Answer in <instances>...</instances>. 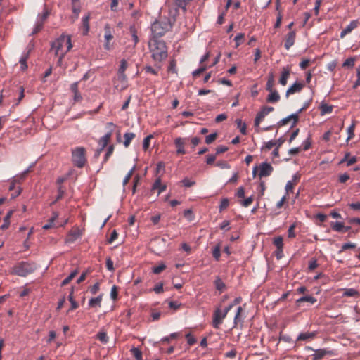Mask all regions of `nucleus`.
I'll list each match as a JSON object with an SVG mask.
<instances>
[{
    "instance_id": "obj_57",
    "label": "nucleus",
    "mask_w": 360,
    "mask_h": 360,
    "mask_svg": "<svg viewBox=\"0 0 360 360\" xmlns=\"http://www.w3.org/2000/svg\"><path fill=\"white\" fill-rule=\"evenodd\" d=\"M110 297L112 300H115L117 297V289L115 285H113L110 290Z\"/></svg>"
},
{
    "instance_id": "obj_1",
    "label": "nucleus",
    "mask_w": 360,
    "mask_h": 360,
    "mask_svg": "<svg viewBox=\"0 0 360 360\" xmlns=\"http://www.w3.org/2000/svg\"><path fill=\"white\" fill-rule=\"evenodd\" d=\"M71 48L72 44L70 37L62 34L52 42L51 50L54 51L56 56H58V63H60L63 56Z\"/></svg>"
},
{
    "instance_id": "obj_35",
    "label": "nucleus",
    "mask_w": 360,
    "mask_h": 360,
    "mask_svg": "<svg viewBox=\"0 0 360 360\" xmlns=\"http://www.w3.org/2000/svg\"><path fill=\"white\" fill-rule=\"evenodd\" d=\"M236 122L237 124L238 128L240 129V131L241 132V134H246V133H247L246 124L245 123L243 124L242 120L240 119H237L236 120Z\"/></svg>"
},
{
    "instance_id": "obj_46",
    "label": "nucleus",
    "mask_w": 360,
    "mask_h": 360,
    "mask_svg": "<svg viewBox=\"0 0 360 360\" xmlns=\"http://www.w3.org/2000/svg\"><path fill=\"white\" fill-rule=\"evenodd\" d=\"M168 71L172 73H177L176 63L174 60L170 61L168 67Z\"/></svg>"
},
{
    "instance_id": "obj_16",
    "label": "nucleus",
    "mask_w": 360,
    "mask_h": 360,
    "mask_svg": "<svg viewBox=\"0 0 360 360\" xmlns=\"http://www.w3.org/2000/svg\"><path fill=\"white\" fill-rule=\"evenodd\" d=\"M290 75V68L288 67L283 68L281 72V76L279 79V83L282 86H285L287 84L288 79L289 78Z\"/></svg>"
},
{
    "instance_id": "obj_5",
    "label": "nucleus",
    "mask_w": 360,
    "mask_h": 360,
    "mask_svg": "<svg viewBox=\"0 0 360 360\" xmlns=\"http://www.w3.org/2000/svg\"><path fill=\"white\" fill-rule=\"evenodd\" d=\"M72 159L75 166L79 168L83 167L86 162L84 148L77 147L73 149L72 151Z\"/></svg>"
},
{
    "instance_id": "obj_32",
    "label": "nucleus",
    "mask_w": 360,
    "mask_h": 360,
    "mask_svg": "<svg viewBox=\"0 0 360 360\" xmlns=\"http://www.w3.org/2000/svg\"><path fill=\"white\" fill-rule=\"evenodd\" d=\"M96 338L103 344H106L109 340L107 333L104 330L98 332Z\"/></svg>"
},
{
    "instance_id": "obj_59",
    "label": "nucleus",
    "mask_w": 360,
    "mask_h": 360,
    "mask_svg": "<svg viewBox=\"0 0 360 360\" xmlns=\"http://www.w3.org/2000/svg\"><path fill=\"white\" fill-rule=\"evenodd\" d=\"M252 201H253V197L250 196V197H248V198L245 199L244 200H243L241 202V204L243 206L247 207L252 202Z\"/></svg>"
},
{
    "instance_id": "obj_62",
    "label": "nucleus",
    "mask_w": 360,
    "mask_h": 360,
    "mask_svg": "<svg viewBox=\"0 0 360 360\" xmlns=\"http://www.w3.org/2000/svg\"><path fill=\"white\" fill-rule=\"evenodd\" d=\"M153 291L157 293V294H160L161 292H163V284L162 283H159V284H157L154 288H153Z\"/></svg>"
},
{
    "instance_id": "obj_36",
    "label": "nucleus",
    "mask_w": 360,
    "mask_h": 360,
    "mask_svg": "<svg viewBox=\"0 0 360 360\" xmlns=\"http://www.w3.org/2000/svg\"><path fill=\"white\" fill-rule=\"evenodd\" d=\"M68 300L71 303V307L70 309V310L75 309L78 307V304L75 300L74 297H73V290H72L71 292L70 293V295L68 296Z\"/></svg>"
},
{
    "instance_id": "obj_34",
    "label": "nucleus",
    "mask_w": 360,
    "mask_h": 360,
    "mask_svg": "<svg viewBox=\"0 0 360 360\" xmlns=\"http://www.w3.org/2000/svg\"><path fill=\"white\" fill-rule=\"evenodd\" d=\"M28 58V53H26V54H24L23 56H22V57L20 58L19 62L20 63V69L22 70H25L27 68V59Z\"/></svg>"
},
{
    "instance_id": "obj_26",
    "label": "nucleus",
    "mask_w": 360,
    "mask_h": 360,
    "mask_svg": "<svg viewBox=\"0 0 360 360\" xmlns=\"http://www.w3.org/2000/svg\"><path fill=\"white\" fill-rule=\"evenodd\" d=\"M331 226H332V229L334 231H338V232L343 231L344 229H345V230H344L345 231H347L349 230V227L345 228L343 223L339 222V221H336L335 223H333Z\"/></svg>"
},
{
    "instance_id": "obj_47",
    "label": "nucleus",
    "mask_w": 360,
    "mask_h": 360,
    "mask_svg": "<svg viewBox=\"0 0 360 360\" xmlns=\"http://www.w3.org/2000/svg\"><path fill=\"white\" fill-rule=\"evenodd\" d=\"M127 68V62L126 60L122 59L120 62V65L118 70V73H124V71Z\"/></svg>"
},
{
    "instance_id": "obj_42",
    "label": "nucleus",
    "mask_w": 360,
    "mask_h": 360,
    "mask_svg": "<svg viewBox=\"0 0 360 360\" xmlns=\"http://www.w3.org/2000/svg\"><path fill=\"white\" fill-rule=\"evenodd\" d=\"M212 256L216 260H219L221 256L220 247L219 245L215 246L212 250Z\"/></svg>"
},
{
    "instance_id": "obj_56",
    "label": "nucleus",
    "mask_w": 360,
    "mask_h": 360,
    "mask_svg": "<svg viewBox=\"0 0 360 360\" xmlns=\"http://www.w3.org/2000/svg\"><path fill=\"white\" fill-rule=\"evenodd\" d=\"M181 305V304L180 303L176 301H170L169 302V307L174 310H177L178 309H179Z\"/></svg>"
},
{
    "instance_id": "obj_31",
    "label": "nucleus",
    "mask_w": 360,
    "mask_h": 360,
    "mask_svg": "<svg viewBox=\"0 0 360 360\" xmlns=\"http://www.w3.org/2000/svg\"><path fill=\"white\" fill-rule=\"evenodd\" d=\"M296 302H297V303H300V302H309L311 304H314V302H316V299L311 295H306V296H303V297H301L300 298L297 299Z\"/></svg>"
},
{
    "instance_id": "obj_23",
    "label": "nucleus",
    "mask_w": 360,
    "mask_h": 360,
    "mask_svg": "<svg viewBox=\"0 0 360 360\" xmlns=\"http://www.w3.org/2000/svg\"><path fill=\"white\" fill-rule=\"evenodd\" d=\"M13 210H10L7 212L6 215L4 218V223L1 226L0 229L4 230L8 228L10 225V219L12 217Z\"/></svg>"
},
{
    "instance_id": "obj_55",
    "label": "nucleus",
    "mask_w": 360,
    "mask_h": 360,
    "mask_svg": "<svg viewBox=\"0 0 360 360\" xmlns=\"http://www.w3.org/2000/svg\"><path fill=\"white\" fill-rule=\"evenodd\" d=\"M295 224H292L289 228H288V236L289 238H295Z\"/></svg>"
},
{
    "instance_id": "obj_7",
    "label": "nucleus",
    "mask_w": 360,
    "mask_h": 360,
    "mask_svg": "<svg viewBox=\"0 0 360 360\" xmlns=\"http://www.w3.org/2000/svg\"><path fill=\"white\" fill-rule=\"evenodd\" d=\"M107 127L109 129V131L102 136L99 140V145L102 148H105L108 143V141L111 137L112 133L115 127V125L112 122H108Z\"/></svg>"
},
{
    "instance_id": "obj_48",
    "label": "nucleus",
    "mask_w": 360,
    "mask_h": 360,
    "mask_svg": "<svg viewBox=\"0 0 360 360\" xmlns=\"http://www.w3.org/2000/svg\"><path fill=\"white\" fill-rule=\"evenodd\" d=\"M354 123H352L347 129L348 136H347V141L353 138V136H354Z\"/></svg>"
},
{
    "instance_id": "obj_43",
    "label": "nucleus",
    "mask_w": 360,
    "mask_h": 360,
    "mask_svg": "<svg viewBox=\"0 0 360 360\" xmlns=\"http://www.w3.org/2000/svg\"><path fill=\"white\" fill-rule=\"evenodd\" d=\"M354 65V58H349L342 63L344 68H352Z\"/></svg>"
},
{
    "instance_id": "obj_54",
    "label": "nucleus",
    "mask_w": 360,
    "mask_h": 360,
    "mask_svg": "<svg viewBox=\"0 0 360 360\" xmlns=\"http://www.w3.org/2000/svg\"><path fill=\"white\" fill-rule=\"evenodd\" d=\"M274 110V108L273 107H271V106H266V107H264L262 110H261V113L263 114L264 116L267 115L269 113H270L271 112H272Z\"/></svg>"
},
{
    "instance_id": "obj_22",
    "label": "nucleus",
    "mask_w": 360,
    "mask_h": 360,
    "mask_svg": "<svg viewBox=\"0 0 360 360\" xmlns=\"http://www.w3.org/2000/svg\"><path fill=\"white\" fill-rule=\"evenodd\" d=\"M316 336V333H300L297 338V341H306L309 339H313Z\"/></svg>"
},
{
    "instance_id": "obj_14",
    "label": "nucleus",
    "mask_w": 360,
    "mask_h": 360,
    "mask_svg": "<svg viewBox=\"0 0 360 360\" xmlns=\"http://www.w3.org/2000/svg\"><path fill=\"white\" fill-rule=\"evenodd\" d=\"M291 120H293L292 127H294L298 122L297 113L295 112V113L291 114L290 115L286 117L285 118L282 119L281 120H280L278 122V124L279 126L285 125Z\"/></svg>"
},
{
    "instance_id": "obj_19",
    "label": "nucleus",
    "mask_w": 360,
    "mask_h": 360,
    "mask_svg": "<svg viewBox=\"0 0 360 360\" xmlns=\"http://www.w3.org/2000/svg\"><path fill=\"white\" fill-rule=\"evenodd\" d=\"M331 352L325 349H319L314 351L312 355L314 360H320L328 354H330Z\"/></svg>"
},
{
    "instance_id": "obj_27",
    "label": "nucleus",
    "mask_w": 360,
    "mask_h": 360,
    "mask_svg": "<svg viewBox=\"0 0 360 360\" xmlns=\"http://www.w3.org/2000/svg\"><path fill=\"white\" fill-rule=\"evenodd\" d=\"M117 80L121 82L120 89L123 90L127 86V77L124 73L117 74Z\"/></svg>"
},
{
    "instance_id": "obj_28",
    "label": "nucleus",
    "mask_w": 360,
    "mask_h": 360,
    "mask_svg": "<svg viewBox=\"0 0 360 360\" xmlns=\"http://www.w3.org/2000/svg\"><path fill=\"white\" fill-rule=\"evenodd\" d=\"M320 110L321 115L328 114L332 112L333 111V106L329 105L327 103H322L320 105Z\"/></svg>"
},
{
    "instance_id": "obj_8",
    "label": "nucleus",
    "mask_w": 360,
    "mask_h": 360,
    "mask_svg": "<svg viewBox=\"0 0 360 360\" xmlns=\"http://www.w3.org/2000/svg\"><path fill=\"white\" fill-rule=\"evenodd\" d=\"M82 235V231L79 228H75L68 233L65 239V242L68 243H74L78 238H79Z\"/></svg>"
},
{
    "instance_id": "obj_13",
    "label": "nucleus",
    "mask_w": 360,
    "mask_h": 360,
    "mask_svg": "<svg viewBox=\"0 0 360 360\" xmlns=\"http://www.w3.org/2000/svg\"><path fill=\"white\" fill-rule=\"evenodd\" d=\"M358 26V21L354 20H352L349 24L344 28L340 32V37L343 38L347 34L350 33L354 29Z\"/></svg>"
},
{
    "instance_id": "obj_53",
    "label": "nucleus",
    "mask_w": 360,
    "mask_h": 360,
    "mask_svg": "<svg viewBox=\"0 0 360 360\" xmlns=\"http://www.w3.org/2000/svg\"><path fill=\"white\" fill-rule=\"evenodd\" d=\"M130 32L132 35L133 40L134 41V44H136L139 41V37L136 34V31L134 27H130Z\"/></svg>"
},
{
    "instance_id": "obj_64",
    "label": "nucleus",
    "mask_w": 360,
    "mask_h": 360,
    "mask_svg": "<svg viewBox=\"0 0 360 360\" xmlns=\"http://www.w3.org/2000/svg\"><path fill=\"white\" fill-rule=\"evenodd\" d=\"M349 206L354 210L360 211V202L350 203Z\"/></svg>"
},
{
    "instance_id": "obj_37",
    "label": "nucleus",
    "mask_w": 360,
    "mask_h": 360,
    "mask_svg": "<svg viewBox=\"0 0 360 360\" xmlns=\"http://www.w3.org/2000/svg\"><path fill=\"white\" fill-rule=\"evenodd\" d=\"M131 352L135 357L136 360H142V352L140 351L139 349L136 347H133L131 349Z\"/></svg>"
},
{
    "instance_id": "obj_45",
    "label": "nucleus",
    "mask_w": 360,
    "mask_h": 360,
    "mask_svg": "<svg viewBox=\"0 0 360 360\" xmlns=\"http://www.w3.org/2000/svg\"><path fill=\"white\" fill-rule=\"evenodd\" d=\"M217 136V133H212V134H209L205 138V143L207 144L212 143V142L214 141V140L216 139Z\"/></svg>"
},
{
    "instance_id": "obj_30",
    "label": "nucleus",
    "mask_w": 360,
    "mask_h": 360,
    "mask_svg": "<svg viewBox=\"0 0 360 360\" xmlns=\"http://www.w3.org/2000/svg\"><path fill=\"white\" fill-rule=\"evenodd\" d=\"M135 137V134L132 132H127L124 134V146L127 148L129 146L131 140Z\"/></svg>"
},
{
    "instance_id": "obj_50",
    "label": "nucleus",
    "mask_w": 360,
    "mask_h": 360,
    "mask_svg": "<svg viewBox=\"0 0 360 360\" xmlns=\"http://www.w3.org/2000/svg\"><path fill=\"white\" fill-rule=\"evenodd\" d=\"M181 183L183 184V185L185 186V187H191L193 185H195V182L194 181H192L188 178H184L182 181H181Z\"/></svg>"
},
{
    "instance_id": "obj_2",
    "label": "nucleus",
    "mask_w": 360,
    "mask_h": 360,
    "mask_svg": "<svg viewBox=\"0 0 360 360\" xmlns=\"http://www.w3.org/2000/svg\"><path fill=\"white\" fill-rule=\"evenodd\" d=\"M149 48L151 56L155 62L160 63L167 58L168 56L167 49L164 41L150 39L149 42Z\"/></svg>"
},
{
    "instance_id": "obj_63",
    "label": "nucleus",
    "mask_w": 360,
    "mask_h": 360,
    "mask_svg": "<svg viewBox=\"0 0 360 360\" xmlns=\"http://www.w3.org/2000/svg\"><path fill=\"white\" fill-rule=\"evenodd\" d=\"M106 267L110 271H114L113 262L110 258L106 259Z\"/></svg>"
},
{
    "instance_id": "obj_39",
    "label": "nucleus",
    "mask_w": 360,
    "mask_h": 360,
    "mask_svg": "<svg viewBox=\"0 0 360 360\" xmlns=\"http://www.w3.org/2000/svg\"><path fill=\"white\" fill-rule=\"evenodd\" d=\"M136 169V166L134 165V167L129 171L127 174L125 176V177L123 179V186H125V185L129 182V179H131L134 170Z\"/></svg>"
},
{
    "instance_id": "obj_9",
    "label": "nucleus",
    "mask_w": 360,
    "mask_h": 360,
    "mask_svg": "<svg viewBox=\"0 0 360 360\" xmlns=\"http://www.w3.org/2000/svg\"><path fill=\"white\" fill-rule=\"evenodd\" d=\"M272 172L273 167L269 163L264 162L259 165V176L260 178L269 176Z\"/></svg>"
},
{
    "instance_id": "obj_52",
    "label": "nucleus",
    "mask_w": 360,
    "mask_h": 360,
    "mask_svg": "<svg viewBox=\"0 0 360 360\" xmlns=\"http://www.w3.org/2000/svg\"><path fill=\"white\" fill-rule=\"evenodd\" d=\"M113 150H114V147L113 146H110L108 149H107V152L105 155V157H104V160H103V162H106L108 160V159L109 158V157L113 153Z\"/></svg>"
},
{
    "instance_id": "obj_17",
    "label": "nucleus",
    "mask_w": 360,
    "mask_h": 360,
    "mask_svg": "<svg viewBox=\"0 0 360 360\" xmlns=\"http://www.w3.org/2000/svg\"><path fill=\"white\" fill-rule=\"evenodd\" d=\"M103 299V294L99 295L96 297H92L89 300V306L91 308H97L101 307V301Z\"/></svg>"
},
{
    "instance_id": "obj_6",
    "label": "nucleus",
    "mask_w": 360,
    "mask_h": 360,
    "mask_svg": "<svg viewBox=\"0 0 360 360\" xmlns=\"http://www.w3.org/2000/svg\"><path fill=\"white\" fill-rule=\"evenodd\" d=\"M229 312V309H224L222 311L219 308H217L213 314L212 326L214 328H219V326L222 323L224 319L226 316Z\"/></svg>"
},
{
    "instance_id": "obj_12",
    "label": "nucleus",
    "mask_w": 360,
    "mask_h": 360,
    "mask_svg": "<svg viewBox=\"0 0 360 360\" xmlns=\"http://www.w3.org/2000/svg\"><path fill=\"white\" fill-rule=\"evenodd\" d=\"M186 139H183L181 137L176 138L174 141V144L177 148L176 153L178 154H185L186 150L184 149V145L186 143Z\"/></svg>"
},
{
    "instance_id": "obj_38",
    "label": "nucleus",
    "mask_w": 360,
    "mask_h": 360,
    "mask_svg": "<svg viewBox=\"0 0 360 360\" xmlns=\"http://www.w3.org/2000/svg\"><path fill=\"white\" fill-rule=\"evenodd\" d=\"M77 274V270L72 271L66 278H65L62 281L61 285L64 286V285H66L67 284H68L72 281V279L76 276Z\"/></svg>"
},
{
    "instance_id": "obj_40",
    "label": "nucleus",
    "mask_w": 360,
    "mask_h": 360,
    "mask_svg": "<svg viewBox=\"0 0 360 360\" xmlns=\"http://www.w3.org/2000/svg\"><path fill=\"white\" fill-rule=\"evenodd\" d=\"M165 269H166L165 264H164L163 263H161L158 266H154L153 268V272L155 274H159Z\"/></svg>"
},
{
    "instance_id": "obj_58",
    "label": "nucleus",
    "mask_w": 360,
    "mask_h": 360,
    "mask_svg": "<svg viewBox=\"0 0 360 360\" xmlns=\"http://www.w3.org/2000/svg\"><path fill=\"white\" fill-rule=\"evenodd\" d=\"M241 301V298L240 297H236L235 298V300L229 305L227 306L225 309H229V311L232 309V307L238 304H239Z\"/></svg>"
},
{
    "instance_id": "obj_15",
    "label": "nucleus",
    "mask_w": 360,
    "mask_h": 360,
    "mask_svg": "<svg viewBox=\"0 0 360 360\" xmlns=\"http://www.w3.org/2000/svg\"><path fill=\"white\" fill-rule=\"evenodd\" d=\"M295 36L296 34L295 31H291L287 34L284 44V46L287 50L293 46L295 40Z\"/></svg>"
},
{
    "instance_id": "obj_25",
    "label": "nucleus",
    "mask_w": 360,
    "mask_h": 360,
    "mask_svg": "<svg viewBox=\"0 0 360 360\" xmlns=\"http://www.w3.org/2000/svg\"><path fill=\"white\" fill-rule=\"evenodd\" d=\"M58 214L57 212H53L52 214V217L50 218V219L49 220V222L46 224H44L42 228L44 229H49L50 228H52L54 226V221H56V219L58 218Z\"/></svg>"
},
{
    "instance_id": "obj_41",
    "label": "nucleus",
    "mask_w": 360,
    "mask_h": 360,
    "mask_svg": "<svg viewBox=\"0 0 360 360\" xmlns=\"http://www.w3.org/2000/svg\"><path fill=\"white\" fill-rule=\"evenodd\" d=\"M229 205V200L228 198H223L221 200V203L219 205V211L221 212L224 210L226 209Z\"/></svg>"
},
{
    "instance_id": "obj_61",
    "label": "nucleus",
    "mask_w": 360,
    "mask_h": 360,
    "mask_svg": "<svg viewBox=\"0 0 360 360\" xmlns=\"http://www.w3.org/2000/svg\"><path fill=\"white\" fill-rule=\"evenodd\" d=\"M186 337L187 338V342L189 345H193V344L195 343L196 339L193 336H192L190 333H188L186 335Z\"/></svg>"
},
{
    "instance_id": "obj_11",
    "label": "nucleus",
    "mask_w": 360,
    "mask_h": 360,
    "mask_svg": "<svg viewBox=\"0 0 360 360\" xmlns=\"http://www.w3.org/2000/svg\"><path fill=\"white\" fill-rule=\"evenodd\" d=\"M304 87V84L300 82H295L291 86H290L286 91L285 96L288 97L290 94H294L295 93H298L301 91L302 88Z\"/></svg>"
},
{
    "instance_id": "obj_29",
    "label": "nucleus",
    "mask_w": 360,
    "mask_h": 360,
    "mask_svg": "<svg viewBox=\"0 0 360 360\" xmlns=\"http://www.w3.org/2000/svg\"><path fill=\"white\" fill-rule=\"evenodd\" d=\"M214 285L217 290L219 292H223L226 288L225 283L222 281V280L217 277L214 281Z\"/></svg>"
},
{
    "instance_id": "obj_44",
    "label": "nucleus",
    "mask_w": 360,
    "mask_h": 360,
    "mask_svg": "<svg viewBox=\"0 0 360 360\" xmlns=\"http://www.w3.org/2000/svg\"><path fill=\"white\" fill-rule=\"evenodd\" d=\"M152 137H153L152 135H148L146 138H144L143 141V149L144 150H148L149 145H150V139H152Z\"/></svg>"
},
{
    "instance_id": "obj_33",
    "label": "nucleus",
    "mask_w": 360,
    "mask_h": 360,
    "mask_svg": "<svg viewBox=\"0 0 360 360\" xmlns=\"http://www.w3.org/2000/svg\"><path fill=\"white\" fill-rule=\"evenodd\" d=\"M274 245L276 247L278 250L283 252V243L281 236H278L274 239Z\"/></svg>"
},
{
    "instance_id": "obj_18",
    "label": "nucleus",
    "mask_w": 360,
    "mask_h": 360,
    "mask_svg": "<svg viewBox=\"0 0 360 360\" xmlns=\"http://www.w3.org/2000/svg\"><path fill=\"white\" fill-rule=\"evenodd\" d=\"M89 19L90 15L87 14L82 17V27L83 30V34L86 35L89 30Z\"/></svg>"
},
{
    "instance_id": "obj_49",
    "label": "nucleus",
    "mask_w": 360,
    "mask_h": 360,
    "mask_svg": "<svg viewBox=\"0 0 360 360\" xmlns=\"http://www.w3.org/2000/svg\"><path fill=\"white\" fill-rule=\"evenodd\" d=\"M265 117V116L259 111L255 119V126L259 127L260 122Z\"/></svg>"
},
{
    "instance_id": "obj_24",
    "label": "nucleus",
    "mask_w": 360,
    "mask_h": 360,
    "mask_svg": "<svg viewBox=\"0 0 360 360\" xmlns=\"http://www.w3.org/2000/svg\"><path fill=\"white\" fill-rule=\"evenodd\" d=\"M359 292L354 288H345L343 289V296L345 297H357L359 296Z\"/></svg>"
},
{
    "instance_id": "obj_21",
    "label": "nucleus",
    "mask_w": 360,
    "mask_h": 360,
    "mask_svg": "<svg viewBox=\"0 0 360 360\" xmlns=\"http://www.w3.org/2000/svg\"><path fill=\"white\" fill-rule=\"evenodd\" d=\"M269 92L270 94L266 98V101L268 103H274L280 100V95L276 90H273L272 91Z\"/></svg>"
},
{
    "instance_id": "obj_3",
    "label": "nucleus",
    "mask_w": 360,
    "mask_h": 360,
    "mask_svg": "<svg viewBox=\"0 0 360 360\" xmlns=\"http://www.w3.org/2000/svg\"><path fill=\"white\" fill-rule=\"evenodd\" d=\"M171 27V24L168 20L155 21L151 25V39H158V38L163 36Z\"/></svg>"
},
{
    "instance_id": "obj_20",
    "label": "nucleus",
    "mask_w": 360,
    "mask_h": 360,
    "mask_svg": "<svg viewBox=\"0 0 360 360\" xmlns=\"http://www.w3.org/2000/svg\"><path fill=\"white\" fill-rule=\"evenodd\" d=\"M166 185L161 184V179L160 178H158L152 186V190L158 189V194L160 195L161 193L165 191L166 190Z\"/></svg>"
},
{
    "instance_id": "obj_10",
    "label": "nucleus",
    "mask_w": 360,
    "mask_h": 360,
    "mask_svg": "<svg viewBox=\"0 0 360 360\" xmlns=\"http://www.w3.org/2000/svg\"><path fill=\"white\" fill-rule=\"evenodd\" d=\"M105 30V44H104V48L105 50H110L112 47V46L110 44V41L112 39L113 36L111 32V29L109 25H105L104 27Z\"/></svg>"
},
{
    "instance_id": "obj_51",
    "label": "nucleus",
    "mask_w": 360,
    "mask_h": 360,
    "mask_svg": "<svg viewBox=\"0 0 360 360\" xmlns=\"http://www.w3.org/2000/svg\"><path fill=\"white\" fill-rule=\"evenodd\" d=\"M42 27H43V22H39V20H37L36 22V25L34 26V28L32 31V34H37V32H39L41 30Z\"/></svg>"
},
{
    "instance_id": "obj_4",
    "label": "nucleus",
    "mask_w": 360,
    "mask_h": 360,
    "mask_svg": "<svg viewBox=\"0 0 360 360\" xmlns=\"http://www.w3.org/2000/svg\"><path fill=\"white\" fill-rule=\"evenodd\" d=\"M36 268V264L34 263L22 262L13 267V273L18 276L24 277L32 273Z\"/></svg>"
},
{
    "instance_id": "obj_60",
    "label": "nucleus",
    "mask_w": 360,
    "mask_h": 360,
    "mask_svg": "<svg viewBox=\"0 0 360 360\" xmlns=\"http://www.w3.org/2000/svg\"><path fill=\"white\" fill-rule=\"evenodd\" d=\"M89 290H90L91 294L96 295L98 292V291L99 290V283H96L94 285H92L89 288Z\"/></svg>"
}]
</instances>
